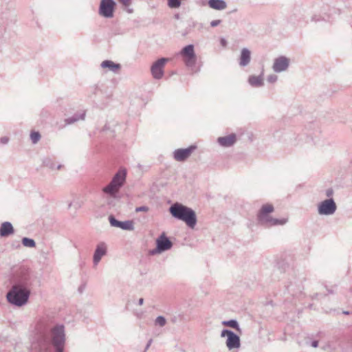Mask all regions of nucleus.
<instances>
[{
	"instance_id": "obj_28",
	"label": "nucleus",
	"mask_w": 352,
	"mask_h": 352,
	"mask_svg": "<svg viewBox=\"0 0 352 352\" xmlns=\"http://www.w3.org/2000/svg\"><path fill=\"white\" fill-rule=\"evenodd\" d=\"M41 138V135L38 132H32L30 134V139L33 144H36Z\"/></svg>"
},
{
	"instance_id": "obj_35",
	"label": "nucleus",
	"mask_w": 352,
	"mask_h": 352,
	"mask_svg": "<svg viewBox=\"0 0 352 352\" xmlns=\"http://www.w3.org/2000/svg\"><path fill=\"white\" fill-rule=\"evenodd\" d=\"M333 194V190L331 189H328L326 192V195L327 197H331Z\"/></svg>"
},
{
	"instance_id": "obj_16",
	"label": "nucleus",
	"mask_w": 352,
	"mask_h": 352,
	"mask_svg": "<svg viewBox=\"0 0 352 352\" xmlns=\"http://www.w3.org/2000/svg\"><path fill=\"white\" fill-rule=\"evenodd\" d=\"M107 252V247L104 242L99 243L97 245L93 256V263L94 265L96 266L99 263L102 256L106 255Z\"/></svg>"
},
{
	"instance_id": "obj_26",
	"label": "nucleus",
	"mask_w": 352,
	"mask_h": 352,
	"mask_svg": "<svg viewBox=\"0 0 352 352\" xmlns=\"http://www.w3.org/2000/svg\"><path fill=\"white\" fill-rule=\"evenodd\" d=\"M155 326H159V327H164L166 324V318L162 316H157L156 318V319L155 320Z\"/></svg>"
},
{
	"instance_id": "obj_5",
	"label": "nucleus",
	"mask_w": 352,
	"mask_h": 352,
	"mask_svg": "<svg viewBox=\"0 0 352 352\" xmlns=\"http://www.w3.org/2000/svg\"><path fill=\"white\" fill-rule=\"evenodd\" d=\"M52 342L56 352H63L65 335L64 326L58 324L51 329Z\"/></svg>"
},
{
	"instance_id": "obj_7",
	"label": "nucleus",
	"mask_w": 352,
	"mask_h": 352,
	"mask_svg": "<svg viewBox=\"0 0 352 352\" xmlns=\"http://www.w3.org/2000/svg\"><path fill=\"white\" fill-rule=\"evenodd\" d=\"M116 2L113 0H101L98 14L102 17L110 19L113 16Z\"/></svg>"
},
{
	"instance_id": "obj_23",
	"label": "nucleus",
	"mask_w": 352,
	"mask_h": 352,
	"mask_svg": "<svg viewBox=\"0 0 352 352\" xmlns=\"http://www.w3.org/2000/svg\"><path fill=\"white\" fill-rule=\"evenodd\" d=\"M102 68H108L110 71L116 73L120 69V65L113 63L111 60H104L101 63Z\"/></svg>"
},
{
	"instance_id": "obj_20",
	"label": "nucleus",
	"mask_w": 352,
	"mask_h": 352,
	"mask_svg": "<svg viewBox=\"0 0 352 352\" xmlns=\"http://www.w3.org/2000/svg\"><path fill=\"white\" fill-rule=\"evenodd\" d=\"M14 228L11 223L8 221L3 222L0 226V236L3 237L8 236L14 233Z\"/></svg>"
},
{
	"instance_id": "obj_17",
	"label": "nucleus",
	"mask_w": 352,
	"mask_h": 352,
	"mask_svg": "<svg viewBox=\"0 0 352 352\" xmlns=\"http://www.w3.org/2000/svg\"><path fill=\"white\" fill-rule=\"evenodd\" d=\"M251 60V52L246 47L241 50L239 58V65L242 67L248 66Z\"/></svg>"
},
{
	"instance_id": "obj_31",
	"label": "nucleus",
	"mask_w": 352,
	"mask_h": 352,
	"mask_svg": "<svg viewBox=\"0 0 352 352\" xmlns=\"http://www.w3.org/2000/svg\"><path fill=\"white\" fill-rule=\"evenodd\" d=\"M148 210V208L146 206H140L135 208L136 212H147Z\"/></svg>"
},
{
	"instance_id": "obj_33",
	"label": "nucleus",
	"mask_w": 352,
	"mask_h": 352,
	"mask_svg": "<svg viewBox=\"0 0 352 352\" xmlns=\"http://www.w3.org/2000/svg\"><path fill=\"white\" fill-rule=\"evenodd\" d=\"M221 23V20H214L210 22V25L212 27H216Z\"/></svg>"
},
{
	"instance_id": "obj_21",
	"label": "nucleus",
	"mask_w": 352,
	"mask_h": 352,
	"mask_svg": "<svg viewBox=\"0 0 352 352\" xmlns=\"http://www.w3.org/2000/svg\"><path fill=\"white\" fill-rule=\"evenodd\" d=\"M85 118V111H82L80 113L74 114L72 117L66 118L64 120V122H65L64 126L74 124L75 122H78L80 120H84Z\"/></svg>"
},
{
	"instance_id": "obj_36",
	"label": "nucleus",
	"mask_w": 352,
	"mask_h": 352,
	"mask_svg": "<svg viewBox=\"0 0 352 352\" xmlns=\"http://www.w3.org/2000/svg\"><path fill=\"white\" fill-rule=\"evenodd\" d=\"M311 346L314 348H316L318 346V341H313L311 342Z\"/></svg>"
},
{
	"instance_id": "obj_13",
	"label": "nucleus",
	"mask_w": 352,
	"mask_h": 352,
	"mask_svg": "<svg viewBox=\"0 0 352 352\" xmlns=\"http://www.w3.org/2000/svg\"><path fill=\"white\" fill-rule=\"evenodd\" d=\"M110 225L113 227L119 228L124 230L133 231L134 225L132 221H120L117 220L113 215L109 217Z\"/></svg>"
},
{
	"instance_id": "obj_19",
	"label": "nucleus",
	"mask_w": 352,
	"mask_h": 352,
	"mask_svg": "<svg viewBox=\"0 0 352 352\" xmlns=\"http://www.w3.org/2000/svg\"><path fill=\"white\" fill-rule=\"evenodd\" d=\"M248 83L253 87H261L264 85L263 74L259 76L251 75L248 80Z\"/></svg>"
},
{
	"instance_id": "obj_18",
	"label": "nucleus",
	"mask_w": 352,
	"mask_h": 352,
	"mask_svg": "<svg viewBox=\"0 0 352 352\" xmlns=\"http://www.w3.org/2000/svg\"><path fill=\"white\" fill-rule=\"evenodd\" d=\"M236 140V135L232 133L227 136L219 137L217 139V142L223 147H230L232 146Z\"/></svg>"
},
{
	"instance_id": "obj_11",
	"label": "nucleus",
	"mask_w": 352,
	"mask_h": 352,
	"mask_svg": "<svg viewBox=\"0 0 352 352\" xmlns=\"http://www.w3.org/2000/svg\"><path fill=\"white\" fill-rule=\"evenodd\" d=\"M168 58H162L156 60L151 66V74L154 78L161 79L164 76V67Z\"/></svg>"
},
{
	"instance_id": "obj_3",
	"label": "nucleus",
	"mask_w": 352,
	"mask_h": 352,
	"mask_svg": "<svg viewBox=\"0 0 352 352\" xmlns=\"http://www.w3.org/2000/svg\"><path fill=\"white\" fill-rule=\"evenodd\" d=\"M274 208L272 204L263 205L257 214V219L261 225L265 226H283L287 221V218L276 219L272 217L270 214L273 212Z\"/></svg>"
},
{
	"instance_id": "obj_25",
	"label": "nucleus",
	"mask_w": 352,
	"mask_h": 352,
	"mask_svg": "<svg viewBox=\"0 0 352 352\" xmlns=\"http://www.w3.org/2000/svg\"><path fill=\"white\" fill-rule=\"evenodd\" d=\"M22 244L25 247L28 248H34L36 246L35 241L33 239L27 237L22 239Z\"/></svg>"
},
{
	"instance_id": "obj_38",
	"label": "nucleus",
	"mask_w": 352,
	"mask_h": 352,
	"mask_svg": "<svg viewBox=\"0 0 352 352\" xmlns=\"http://www.w3.org/2000/svg\"><path fill=\"white\" fill-rule=\"evenodd\" d=\"M144 303V299L142 298H140L139 300H138V305H142Z\"/></svg>"
},
{
	"instance_id": "obj_37",
	"label": "nucleus",
	"mask_w": 352,
	"mask_h": 352,
	"mask_svg": "<svg viewBox=\"0 0 352 352\" xmlns=\"http://www.w3.org/2000/svg\"><path fill=\"white\" fill-rule=\"evenodd\" d=\"M153 342V340L152 339H150L146 346V350L148 349L149 348V346H151V343Z\"/></svg>"
},
{
	"instance_id": "obj_1",
	"label": "nucleus",
	"mask_w": 352,
	"mask_h": 352,
	"mask_svg": "<svg viewBox=\"0 0 352 352\" xmlns=\"http://www.w3.org/2000/svg\"><path fill=\"white\" fill-rule=\"evenodd\" d=\"M32 284L33 278L28 274L16 278L6 294L8 302L19 307L25 305L31 294Z\"/></svg>"
},
{
	"instance_id": "obj_14",
	"label": "nucleus",
	"mask_w": 352,
	"mask_h": 352,
	"mask_svg": "<svg viewBox=\"0 0 352 352\" xmlns=\"http://www.w3.org/2000/svg\"><path fill=\"white\" fill-rule=\"evenodd\" d=\"M196 148L195 146H190L186 148L176 149L173 153V157L177 162H184L187 160Z\"/></svg>"
},
{
	"instance_id": "obj_9",
	"label": "nucleus",
	"mask_w": 352,
	"mask_h": 352,
	"mask_svg": "<svg viewBox=\"0 0 352 352\" xmlns=\"http://www.w3.org/2000/svg\"><path fill=\"white\" fill-rule=\"evenodd\" d=\"M156 249L151 250L150 253L151 254H160L164 251L170 250L173 243L169 240V239L165 235L164 233L162 234L157 239H156Z\"/></svg>"
},
{
	"instance_id": "obj_6",
	"label": "nucleus",
	"mask_w": 352,
	"mask_h": 352,
	"mask_svg": "<svg viewBox=\"0 0 352 352\" xmlns=\"http://www.w3.org/2000/svg\"><path fill=\"white\" fill-rule=\"evenodd\" d=\"M221 337H227L226 344L227 348L231 351L238 349L241 346L240 338L233 331L228 329H223L221 333Z\"/></svg>"
},
{
	"instance_id": "obj_24",
	"label": "nucleus",
	"mask_w": 352,
	"mask_h": 352,
	"mask_svg": "<svg viewBox=\"0 0 352 352\" xmlns=\"http://www.w3.org/2000/svg\"><path fill=\"white\" fill-rule=\"evenodd\" d=\"M222 324L225 326H228V327L234 328L238 331L240 329L238 322L235 320H230L223 321Z\"/></svg>"
},
{
	"instance_id": "obj_30",
	"label": "nucleus",
	"mask_w": 352,
	"mask_h": 352,
	"mask_svg": "<svg viewBox=\"0 0 352 352\" xmlns=\"http://www.w3.org/2000/svg\"><path fill=\"white\" fill-rule=\"evenodd\" d=\"M267 82L270 83H274L278 80V76L275 74H271L267 77Z\"/></svg>"
},
{
	"instance_id": "obj_22",
	"label": "nucleus",
	"mask_w": 352,
	"mask_h": 352,
	"mask_svg": "<svg viewBox=\"0 0 352 352\" xmlns=\"http://www.w3.org/2000/svg\"><path fill=\"white\" fill-rule=\"evenodd\" d=\"M208 6L217 10H223L227 8V3L223 0H209Z\"/></svg>"
},
{
	"instance_id": "obj_15",
	"label": "nucleus",
	"mask_w": 352,
	"mask_h": 352,
	"mask_svg": "<svg viewBox=\"0 0 352 352\" xmlns=\"http://www.w3.org/2000/svg\"><path fill=\"white\" fill-rule=\"evenodd\" d=\"M51 320L49 318H42L36 324L35 331L41 337H45L51 327Z\"/></svg>"
},
{
	"instance_id": "obj_2",
	"label": "nucleus",
	"mask_w": 352,
	"mask_h": 352,
	"mask_svg": "<svg viewBox=\"0 0 352 352\" xmlns=\"http://www.w3.org/2000/svg\"><path fill=\"white\" fill-rule=\"evenodd\" d=\"M169 212L174 218L184 221L190 228H194L197 224L195 212L180 203L173 204L170 207Z\"/></svg>"
},
{
	"instance_id": "obj_8",
	"label": "nucleus",
	"mask_w": 352,
	"mask_h": 352,
	"mask_svg": "<svg viewBox=\"0 0 352 352\" xmlns=\"http://www.w3.org/2000/svg\"><path fill=\"white\" fill-rule=\"evenodd\" d=\"M336 209V204L332 198L325 199L318 205V212L320 215H332Z\"/></svg>"
},
{
	"instance_id": "obj_39",
	"label": "nucleus",
	"mask_w": 352,
	"mask_h": 352,
	"mask_svg": "<svg viewBox=\"0 0 352 352\" xmlns=\"http://www.w3.org/2000/svg\"><path fill=\"white\" fill-rule=\"evenodd\" d=\"M60 167H61V166H60V165H58V166H57L56 168H57V169H60Z\"/></svg>"
},
{
	"instance_id": "obj_12",
	"label": "nucleus",
	"mask_w": 352,
	"mask_h": 352,
	"mask_svg": "<svg viewBox=\"0 0 352 352\" xmlns=\"http://www.w3.org/2000/svg\"><path fill=\"white\" fill-rule=\"evenodd\" d=\"M289 65V59L281 56L274 59L272 65L273 70L276 73H280L287 69Z\"/></svg>"
},
{
	"instance_id": "obj_4",
	"label": "nucleus",
	"mask_w": 352,
	"mask_h": 352,
	"mask_svg": "<svg viewBox=\"0 0 352 352\" xmlns=\"http://www.w3.org/2000/svg\"><path fill=\"white\" fill-rule=\"evenodd\" d=\"M126 170H119L113 177L111 182L103 188V192L111 197H116L120 188L126 179Z\"/></svg>"
},
{
	"instance_id": "obj_32",
	"label": "nucleus",
	"mask_w": 352,
	"mask_h": 352,
	"mask_svg": "<svg viewBox=\"0 0 352 352\" xmlns=\"http://www.w3.org/2000/svg\"><path fill=\"white\" fill-rule=\"evenodd\" d=\"M118 1L124 6H129L131 3V0H118Z\"/></svg>"
},
{
	"instance_id": "obj_27",
	"label": "nucleus",
	"mask_w": 352,
	"mask_h": 352,
	"mask_svg": "<svg viewBox=\"0 0 352 352\" xmlns=\"http://www.w3.org/2000/svg\"><path fill=\"white\" fill-rule=\"evenodd\" d=\"M168 6L170 8H177L181 6L179 0H167Z\"/></svg>"
},
{
	"instance_id": "obj_34",
	"label": "nucleus",
	"mask_w": 352,
	"mask_h": 352,
	"mask_svg": "<svg viewBox=\"0 0 352 352\" xmlns=\"http://www.w3.org/2000/svg\"><path fill=\"white\" fill-rule=\"evenodd\" d=\"M9 138L8 137H2L0 138V143L6 144L8 142Z\"/></svg>"
},
{
	"instance_id": "obj_29",
	"label": "nucleus",
	"mask_w": 352,
	"mask_h": 352,
	"mask_svg": "<svg viewBox=\"0 0 352 352\" xmlns=\"http://www.w3.org/2000/svg\"><path fill=\"white\" fill-rule=\"evenodd\" d=\"M43 164L50 168L51 169H54L56 168L55 164L52 162V160L50 158H46L43 160Z\"/></svg>"
},
{
	"instance_id": "obj_10",
	"label": "nucleus",
	"mask_w": 352,
	"mask_h": 352,
	"mask_svg": "<svg viewBox=\"0 0 352 352\" xmlns=\"http://www.w3.org/2000/svg\"><path fill=\"white\" fill-rule=\"evenodd\" d=\"M180 54L185 58V63L187 66H192L196 61V55L193 45L185 46L181 51Z\"/></svg>"
}]
</instances>
